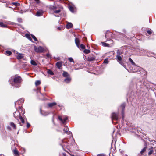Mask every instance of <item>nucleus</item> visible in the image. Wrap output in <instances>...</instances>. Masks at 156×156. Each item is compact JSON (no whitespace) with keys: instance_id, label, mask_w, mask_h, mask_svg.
<instances>
[{"instance_id":"f257e3e1","label":"nucleus","mask_w":156,"mask_h":156,"mask_svg":"<svg viewBox=\"0 0 156 156\" xmlns=\"http://www.w3.org/2000/svg\"><path fill=\"white\" fill-rule=\"evenodd\" d=\"M49 9L51 12L55 14H58L61 11L62 7L59 6L51 5L49 6Z\"/></svg>"},{"instance_id":"ea45409f","label":"nucleus","mask_w":156,"mask_h":156,"mask_svg":"<svg viewBox=\"0 0 156 156\" xmlns=\"http://www.w3.org/2000/svg\"><path fill=\"white\" fill-rule=\"evenodd\" d=\"M30 124L29 123L27 122V128H29L30 127Z\"/></svg>"},{"instance_id":"c85d7f7f","label":"nucleus","mask_w":156,"mask_h":156,"mask_svg":"<svg viewBox=\"0 0 156 156\" xmlns=\"http://www.w3.org/2000/svg\"><path fill=\"white\" fill-rule=\"evenodd\" d=\"M25 36L30 41H31L32 40V38H31L29 34H26L25 35Z\"/></svg>"},{"instance_id":"c756f323","label":"nucleus","mask_w":156,"mask_h":156,"mask_svg":"<svg viewBox=\"0 0 156 156\" xmlns=\"http://www.w3.org/2000/svg\"><path fill=\"white\" fill-rule=\"evenodd\" d=\"M41 84V81L39 80H37L35 82V84L36 86L39 85Z\"/></svg>"},{"instance_id":"f03ea898","label":"nucleus","mask_w":156,"mask_h":156,"mask_svg":"<svg viewBox=\"0 0 156 156\" xmlns=\"http://www.w3.org/2000/svg\"><path fill=\"white\" fill-rule=\"evenodd\" d=\"M21 78L19 76L16 77L13 80V82L11 83L12 86L18 88L20 87Z\"/></svg>"},{"instance_id":"f8f14e48","label":"nucleus","mask_w":156,"mask_h":156,"mask_svg":"<svg viewBox=\"0 0 156 156\" xmlns=\"http://www.w3.org/2000/svg\"><path fill=\"white\" fill-rule=\"evenodd\" d=\"M125 104L124 103L122 104L121 105V107L122 108V119H123L124 118V116H123V114H124V111L125 109Z\"/></svg>"},{"instance_id":"603ef678","label":"nucleus","mask_w":156,"mask_h":156,"mask_svg":"<svg viewBox=\"0 0 156 156\" xmlns=\"http://www.w3.org/2000/svg\"><path fill=\"white\" fill-rule=\"evenodd\" d=\"M40 92V94H41V95H42V94H41V92Z\"/></svg>"},{"instance_id":"a19ab883","label":"nucleus","mask_w":156,"mask_h":156,"mask_svg":"<svg viewBox=\"0 0 156 156\" xmlns=\"http://www.w3.org/2000/svg\"><path fill=\"white\" fill-rule=\"evenodd\" d=\"M46 56L48 58H51V55L49 53H48L46 54Z\"/></svg>"},{"instance_id":"2eb2a0df","label":"nucleus","mask_w":156,"mask_h":156,"mask_svg":"<svg viewBox=\"0 0 156 156\" xmlns=\"http://www.w3.org/2000/svg\"><path fill=\"white\" fill-rule=\"evenodd\" d=\"M71 78L69 77H66L64 80V81L66 83H69L71 81Z\"/></svg>"},{"instance_id":"b1692460","label":"nucleus","mask_w":156,"mask_h":156,"mask_svg":"<svg viewBox=\"0 0 156 156\" xmlns=\"http://www.w3.org/2000/svg\"><path fill=\"white\" fill-rule=\"evenodd\" d=\"M47 72L48 74L51 75H53L54 74L53 72L50 69L48 70L47 71Z\"/></svg>"},{"instance_id":"c9c22d12","label":"nucleus","mask_w":156,"mask_h":156,"mask_svg":"<svg viewBox=\"0 0 156 156\" xmlns=\"http://www.w3.org/2000/svg\"><path fill=\"white\" fill-rule=\"evenodd\" d=\"M31 36L32 38L34 39V40L35 41H37V38H36V37H35V36H34L33 35H31Z\"/></svg>"},{"instance_id":"09e8293b","label":"nucleus","mask_w":156,"mask_h":156,"mask_svg":"<svg viewBox=\"0 0 156 156\" xmlns=\"http://www.w3.org/2000/svg\"><path fill=\"white\" fill-rule=\"evenodd\" d=\"M54 15L56 17H59V15L56 16L54 14Z\"/></svg>"},{"instance_id":"dca6fc26","label":"nucleus","mask_w":156,"mask_h":156,"mask_svg":"<svg viewBox=\"0 0 156 156\" xmlns=\"http://www.w3.org/2000/svg\"><path fill=\"white\" fill-rule=\"evenodd\" d=\"M129 61L131 63V64L135 67L138 68V67L136 66L135 63H134V62L132 60V59H131V58H129Z\"/></svg>"},{"instance_id":"58836bf2","label":"nucleus","mask_w":156,"mask_h":156,"mask_svg":"<svg viewBox=\"0 0 156 156\" xmlns=\"http://www.w3.org/2000/svg\"><path fill=\"white\" fill-rule=\"evenodd\" d=\"M80 48L82 49H84L85 48V46L83 44H81L80 45Z\"/></svg>"},{"instance_id":"1a4fd4ad","label":"nucleus","mask_w":156,"mask_h":156,"mask_svg":"<svg viewBox=\"0 0 156 156\" xmlns=\"http://www.w3.org/2000/svg\"><path fill=\"white\" fill-rule=\"evenodd\" d=\"M44 12L42 10H39L37 12L36 16H40L42 15Z\"/></svg>"},{"instance_id":"a211bd4d","label":"nucleus","mask_w":156,"mask_h":156,"mask_svg":"<svg viewBox=\"0 0 156 156\" xmlns=\"http://www.w3.org/2000/svg\"><path fill=\"white\" fill-rule=\"evenodd\" d=\"M56 105V103L55 102H53L51 103H48V106L49 107H52Z\"/></svg>"},{"instance_id":"9b49d317","label":"nucleus","mask_w":156,"mask_h":156,"mask_svg":"<svg viewBox=\"0 0 156 156\" xmlns=\"http://www.w3.org/2000/svg\"><path fill=\"white\" fill-rule=\"evenodd\" d=\"M62 62H57L56 64V66H57V68L59 69H61V67L62 66Z\"/></svg>"},{"instance_id":"c03bdc74","label":"nucleus","mask_w":156,"mask_h":156,"mask_svg":"<svg viewBox=\"0 0 156 156\" xmlns=\"http://www.w3.org/2000/svg\"><path fill=\"white\" fill-rule=\"evenodd\" d=\"M108 34V33H107L105 35V37L106 38H107V34Z\"/></svg>"},{"instance_id":"473e14b6","label":"nucleus","mask_w":156,"mask_h":156,"mask_svg":"<svg viewBox=\"0 0 156 156\" xmlns=\"http://www.w3.org/2000/svg\"><path fill=\"white\" fill-rule=\"evenodd\" d=\"M146 147H144L143 149L141 151L140 153L142 154H143L146 150Z\"/></svg>"},{"instance_id":"4468645a","label":"nucleus","mask_w":156,"mask_h":156,"mask_svg":"<svg viewBox=\"0 0 156 156\" xmlns=\"http://www.w3.org/2000/svg\"><path fill=\"white\" fill-rule=\"evenodd\" d=\"M65 133H66L68 134H71V132L69 131V129L67 127H65L64 129Z\"/></svg>"},{"instance_id":"a18cd8bd","label":"nucleus","mask_w":156,"mask_h":156,"mask_svg":"<svg viewBox=\"0 0 156 156\" xmlns=\"http://www.w3.org/2000/svg\"><path fill=\"white\" fill-rule=\"evenodd\" d=\"M37 3H38L39 0H34Z\"/></svg>"},{"instance_id":"412c9836","label":"nucleus","mask_w":156,"mask_h":156,"mask_svg":"<svg viewBox=\"0 0 156 156\" xmlns=\"http://www.w3.org/2000/svg\"><path fill=\"white\" fill-rule=\"evenodd\" d=\"M13 153L15 155V156H19V154L18 151L17 150L15 149L13 151Z\"/></svg>"},{"instance_id":"8fccbe9b","label":"nucleus","mask_w":156,"mask_h":156,"mask_svg":"<svg viewBox=\"0 0 156 156\" xmlns=\"http://www.w3.org/2000/svg\"><path fill=\"white\" fill-rule=\"evenodd\" d=\"M0 156H4V155L3 154H0Z\"/></svg>"},{"instance_id":"a878e982","label":"nucleus","mask_w":156,"mask_h":156,"mask_svg":"<svg viewBox=\"0 0 156 156\" xmlns=\"http://www.w3.org/2000/svg\"><path fill=\"white\" fill-rule=\"evenodd\" d=\"M0 26L2 27H7L6 25L4 24L2 22H0Z\"/></svg>"},{"instance_id":"9d476101","label":"nucleus","mask_w":156,"mask_h":156,"mask_svg":"<svg viewBox=\"0 0 156 156\" xmlns=\"http://www.w3.org/2000/svg\"><path fill=\"white\" fill-rule=\"evenodd\" d=\"M16 58L18 60H20L23 57V54L21 53H17Z\"/></svg>"},{"instance_id":"5701e85b","label":"nucleus","mask_w":156,"mask_h":156,"mask_svg":"<svg viewBox=\"0 0 156 156\" xmlns=\"http://www.w3.org/2000/svg\"><path fill=\"white\" fill-rule=\"evenodd\" d=\"M83 52L85 54H88L90 52V50L88 49H85L84 50Z\"/></svg>"},{"instance_id":"f704fd0d","label":"nucleus","mask_w":156,"mask_h":156,"mask_svg":"<svg viewBox=\"0 0 156 156\" xmlns=\"http://www.w3.org/2000/svg\"><path fill=\"white\" fill-rule=\"evenodd\" d=\"M5 52L6 55H10L12 54L11 52L9 51H6Z\"/></svg>"},{"instance_id":"4c0bfd02","label":"nucleus","mask_w":156,"mask_h":156,"mask_svg":"<svg viewBox=\"0 0 156 156\" xmlns=\"http://www.w3.org/2000/svg\"><path fill=\"white\" fill-rule=\"evenodd\" d=\"M12 4L15 6H18L20 5V4L17 2H13Z\"/></svg>"},{"instance_id":"72a5a7b5","label":"nucleus","mask_w":156,"mask_h":156,"mask_svg":"<svg viewBox=\"0 0 156 156\" xmlns=\"http://www.w3.org/2000/svg\"><path fill=\"white\" fill-rule=\"evenodd\" d=\"M68 60L70 62L74 63V61L73 59L72 58L70 57V58H69Z\"/></svg>"},{"instance_id":"39448f33","label":"nucleus","mask_w":156,"mask_h":156,"mask_svg":"<svg viewBox=\"0 0 156 156\" xmlns=\"http://www.w3.org/2000/svg\"><path fill=\"white\" fill-rule=\"evenodd\" d=\"M144 51V54L147 55L148 56H152L155 57V56L156 55L153 53L151 52L150 51Z\"/></svg>"},{"instance_id":"ddd939ff","label":"nucleus","mask_w":156,"mask_h":156,"mask_svg":"<svg viewBox=\"0 0 156 156\" xmlns=\"http://www.w3.org/2000/svg\"><path fill=\"white\" fill-rule=\"evenodd\" d=\"M117 58V60L119 63L122 65V58L119 55H117L116 56Z\"/></svg>"},{"instance_id":"79ce46f5","label":"nucleus","mask_w":156,"mask_h":156,"mask_svg":"<svg viewBox=\"0 0 156 156\" xmlns=\"http://www.w3.org/2000/svg\"><path fill=\"white\" fill-rule=\"evenodd\" d=\"M147 33L148 34H150L152 32L151 31L149 30L147 31Z\"/></svg>"},{"instance_id":"cd10ccee","label":"nucleus","mask_w":156,"mask_h":156,"mask_svg":"<svg viewBox=\"0 0 156 156\" xmlns=\"http://www.w3.org/2000/svg\"><path fill=\"white\" fill-rule=\"evenodd\" d=\"M30 62H31V64L32 65H33L34 66L37 65V64H36V62L34 60H31Z\"/></svg>"},{"instance_id":"6e6552de","label":"nucleus","mask_w":156,"mask_h":156,"mask_svg":"<svg viewBox=\"0 0 156 156\" xmlns=\"http://www.w3.org/2000/svg\"><path fill=\"white\" fill-rule=\"evenodd\" d=\"M58 119L62 123H65L68 119V118L67 117L62 119L60 116H58Z\"/></svg>"},{"instance_id":"0eeeda50","label":"nucleus","mask_w":156,"mask_h":156,"mask_svg":"<svg viewBox=\"0 0 156 156\" xmlns=\"http://www.w3.org/2000/svg\"><path fill=\"white\" fill-rule=\"evenodd\" d=\"M112 120H118V114L115 113H113L112 114Z\"/></svg>"},{"instance_id":"6ab92c4d","label":"nucleus","mask_w":156,"mask_h":156,"mask_svg":"<svg viewBox=\"0 0 156 156\" xmlns=\"http://www.w3.org/2000/svg\"><path fill=\"white\" fill-rule=\"evenodd\" d=\"M73 26L72 24L71 23H68L66 25V27L67 29H69L72 27Z\"/></svg>"},{"instance_id":"e433bc0d","label":"nucleus","mask_w":156,"mask_h":156,"mask_svg":"<svg viewBox=\"0 0 156 156\" xmlns=\"http://www.w3.org/2000/svg\"><path fill=\"white\" fill-rule=\"evenodd\" d=\"M104 63L106 64H107L108 63V58H106L104 60Z\"/></svg>"},{"instance_id":"7c9ffc66","label":"nucleus","mask_w":156,"mask_h":156,"mask_svg":"<svg viewBox=\"0 0 156 156\" xmlns=\"http://www.w3.org/2000/svg\"><path fill=\"white\" fill-rule=\"evenodd\" d=\"M102 44L105 46L109 47V45L108 44L105 43V42H102Z\"/></svg>"},{"instance_id":"f3484780","label":"nucleus","mask_w":156,"mask_h":156,"mask_svg":"<svg viewBox=\"0 0 156 156\" xmlns=\"http://www.w3.org/2000/svg\"><path fill=\"white\" fill-rule=\"evenodd\" d=\"M75 43H76V45H77V47L78 48H79L80 42H79V39L77 38H75Z\"/></svg>"},{"instance_id":"7ed1b4c3","label":"nucleus","mask_w":156,"mask_h":156,"mask_svg":"<svg viewBox=\"0 0 156 156\" xmlns=\"http://www.w3.org/2000/svg\"><path fill=\"white\" fill-rule=\"evenodd\" d=\"M14 117L16 119L19 118L20 121H21L22 123L23 124L24 123V119L20 115V113L18 111H16L14 114Z\"/></svg>"},{"instance_id":"3c124183","label":"nucleus","mask_w":156,"mask_h":156,"mask_svg":"<svg viewBox=\"0 0 156 156\" xmlns=\"http://www.w3.org/2000/svg\"><path fill=\"white\" fill-rule=\"evenodd\" d=\"M136 71H137V70H135V71H133V72H136Z\"/></svg>"},{"instance_id":"423d86ee","label":"nucleus","mask_w":156,"mask_h":156,"mask_svg":"<svg viewBox=\"0 0 156 156\" xmlns=\"http://www.w3.org/2000/svg\"><path fill=\"white\" fill-rule=\"evenodd\" d=\"M95 57L93 54H90L87 57V60L89 61H92L95 59Z\"/></svg>"},{"instance_id":"393cba45","label":"nucleus","mask_w":156,"mask_h":156,"mask_svg":"<svg viewBox=\"0 0 156 156\" xmlns=\"http://www.w3.org/2000/svg\"><path fill=\"white\" fill-rule=\"evenodd\" d=\"M10 125L14 129H16V125L14 123H13V122H11L10 124Z\"/></svg>"},{"instance_id":"2f4dec72","label":"nucleus","mask_w":156,"mask_h":156,"mask_svg":"<svg viewBox=\"0 0 156 156\" xmlns=\"http://www.w3.org/2000/svg\"><path fill=\"white\" fill-rule=\"evenodd\" d=\"M69 9L71 12H73L74 8L73 6H69Z\"/></svg>"},{"instance_id":"5fc2aeb1","label":"nucleus","mask_w":156,"mask_h":156,"mask_svg":"<svg viewBox=\"0 0 156 156\" xmlns=\"http://www.w3.org/2000/svg\"><path fill=\"white\" fill-rule=\"evenodd\" d=\"M108 34H111V33H110V32L108 33Z\"/></svg>"},{"instance_id":"4be33fe9","label":"nucleus","mask_w":156,"mask_h":156,"mask_svg":"<svg viewBox=\"0 0 156 156\" xmlns=\"http://www.w3.org/2000/svg\"><path fill=\"white\" fill-rule=\"evenodd\" d=\"M153 147H151L150 149V151L148 152V154L149 155H150L152 154L153 152Z\"/></svg>"},{"instance_id":"20e7f679","label":"nucleus","mask_w":156,"mask_h":156,"mask_svg":"<svg viewBox=\"0 0 156 156\" xmlns=\"http://www.w3.org/2000/svg\"><path fill=\"white\" fill-rule=\"evenodd\" d=\"M34 50L36 52H42L44 51V49L43 47L41 46H39L38 47H37L36 46H35L34 47Z\"/></svg>"},{"instance_id":"aec40b11","label":"nucleus","mask_w":156,"mask_h":156,"mask_svg":"<svg viewBox=\"0 0 156 156\" xmlns=\"http://www.w3.org/2000/svg\"><path fill=\"white\" fill-rule=\"evenodd\" d=\"M62 75L63 76L65 77H69V74H68L67 72L65 71H63V73L62 74Z\"/></svg>"},{"instance_id":"49530a36","label":"nucleus","mask_w":156,"mask_h":156,"mask_svg":"<svg viewBox=\"0 0 156 156\" xmlns=\"http://www.w3.org/2000/svg\"><path fill=\"white\" fill-rule=\"evenodd\" d=\"M37 90H40V88L39 87H37Z\"/></svg>"},{"instance_id":"bb28decb","label":"nucleus","mask_w":156,"mask_h":156,"mask_svg":"<svg viewBox=\"0 0 156 156\" xmlns=\"http://www.w3.org/2000/svg\"><path fill=\"white\" fill-rule=\"evenodd\" d=\"M146 51V50H140V55H147L144 54V51Z\"/></svg>"},{"instance_id":"864d4df0","label":"nucleus","mask_w":156,"mask_h":156,"mask_svg":"<svg viewBox=\"0 0 156 156\" xmlns=\"http://www.w3.org/2000/svg\"><path fill=\"white\" fill-rule=\"evenodd\" d=\"M20 125L21 126H22V124H21V123H20Z\"/></svg>"},{"instance_id":"37998d69","label":"nucleus","mask_w":156,"mask_h":156,"mask_svg":"<svg viewBox=\"0 0 156 156\" xmlns=\"http://www.w3.org/2000/svg\"><path fill=\"white\" fill-rule=\"evenodd\" d=\"M48 114V113L47 112H45V114H43L44 115H47Z\"/></svg>"},{"instance_id":"de8ad7c7","label":"nucleus","mask_w":156,"mask_h":156,"mask_svg":"<svg viewBox=\"0 0 156 156\" xmlns=\"http://www.w3.org/2000/svg\"><path fill=\"white\" fill-rule=\"evenodd\" d=\"M109 41H110L111 42V43H112L113 42V41L112 40H109Z\"/></svg>"}]
</instances>
